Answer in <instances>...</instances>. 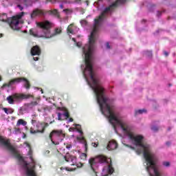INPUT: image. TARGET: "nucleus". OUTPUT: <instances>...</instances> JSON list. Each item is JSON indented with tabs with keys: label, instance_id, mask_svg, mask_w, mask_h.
<instances>
[{
	"label": "nucleus",
	"instance_id": "nucleus-46",
	"mask_svg": "<svg viewBox=\"0 0 176 176\" xmlns=\"http://www.w3.org/2000/svg\"><path fill=\"white\" fill-rule=\"evenodd\" d=\"M76 3H79V1H76Z\"/></svg>",
	"mask_w": 176,
	"mask_h": 176
},
{
	"label": "nucleus",
	"instance_id": "nucleus-2",
	"mask_svg": "<svg viewBox=\"0 0 176 176\" xmlns=\"http://www.w3.org/2000/svg\"><path fill=\"white\" fill-rule=\"evenodd\" d=\"M89 164L96 176L112 175L115 173V169L112 166V160L104 155L90 158Z\"/></svg>",
	"mask_w": 176,
	"mask_h": 176
},
{
	"label": "nucleus",
	"instance_id": "nucleus-6",
	"mask_svg": "<svg viewBox=\"0 0 176 176\" xmlns=\"http://www.w3.org/2000/svg\"><path fill=\"white\" fill-rule=\"evenodd\" d=\"M65 138V133L63 131H53L50 135V138L54 145H58Z\"/></svg>",
	"mask_w": 176,
	"mask_h": 176
},
{
	"label": "nucleus",
	"instance_id": "nucleus-34",
	"mask_svg": "<svg viewBox=\"0 0 176 176\" xmlns=\"http://www.w3.org/2000/svg\"><path fill=\"white\" fill-rule=\"evenodd\" d=\"M164 56H166V57H167V56H168V52H164Z\"/></svg>",
	"mask_w": 176,
	"mask_h": 176
},
{
	"label": "nucleus",
	"instance_id": "nucleus-13",
	"mask_svg": "<svg viewBox=\"0 0 176 176\" xmlns=\"http://www.w3.org/2000/svg\"><path fill=\"white\" fill-rule=\"evenodd\" d=\"M118 148V142L112 140L109 142L107 146V151H115Z\"/></svg>",
	"mask_w": 176,
	"mask_h": 176
},
{
	"label": "nucleus",
	"instance_id": "nucleus-38",
	"mask_svg": "<svg viewBox=\"0 0 176 176\" xmlns=\"http://www.w3.org/2000/svg\"><path fill=\"white\" fill-rule=\"evenodd\" d=\"M18 8H19L20 10H23V7L20 5L18 6Z\"/></svg>",
	"mask_w": 176,
	"mask_h": 176
},
{
	"label": "nucleus",
	"instance_id": "nucleus-23",
	"mask_svg": "<svg viewBox=\"0 0 176 176\" xmlns=\"http://www.w3.org/2000/svg\"><path fill=\"white\" fill-rule=\"evenodd\" d=\"M63 12L65 13L67 16H69V14H72V10L71 9H65L63 10Z\"/></svg>",
	"mask_w": 176,
	"mask_h": 176
},
{
	"label": "nucleus",
	"instance_id": "nucleus-36",
	"mask_svg": "<svg viewBox=\"0 0 176 176\" xmlns=\"http://www.w3.org/2000/svg\"><path fill=\"white\" fill-rule=\"evenodd\" d=\"M67 122H68V123H69V122H74V119L69 118Z\"/></svg>",
	"mask_w": 176,
	"mask_h": 176
},
{
	"label": "nucleus",
	"instance_id": "nucleus-19",
	"mask_svg": "<svg viewBox=\"0 0 176 176\" xmlns=\"http://www.w3.org/2000/svg\"><path fill=\"white\" fill-rule=\"evenodd\" d=\"M142 113H146V109H139L135 111V115H142Z\"/></svg>",
	"mask_w": 176,
	"mask_h": 176
},
{
	"label": "nucleus",
	"instance_id": "nucleus-37",
	"mask_svg": "<svg viewBox=\"0 0 176 176\" xmlns=\"http://www.w3.org/2000/svg\"><path fill=\"white\" fill-rule=\"evenodd\" d=\"M147 53H148L149 56H152V52L148 51Z\"/></svg>",
	"mask_w": 176,
	"mask_h": 176
},
{
	"label": "nucleus",
	"instance_id": "nucleus-44",
	"mask_svg": "<svg viewBox=\"0 0 176 176\" xmlns=\"http://www.w3.org/2000/svg\"><path fill=\"white\" fill-rule=\"evenodd\" d=\"M41 93H42V94H43V91H42V89H41Z\"/></svg>",
	"mask_w": 176,
	"mask_h": 176
},
{
	"label": "nucleus",
	"instance_id": "nucleus-3",
	"mask_svg": "<svg viewBox=\"0 0 176 176\" xmlns=\"http://www.w3.org/2000/svg\"><path fill=\"white\" fill-rule=\"evenodd\" d=\"M36 24L38 29H31L30 30V35H32L34 38H53V36L61 32V28H56L54 32H52L53 23L49 21L36 22Z\"/></svg>",
	"mask_w": 176,
	"mask_h": 176
},
{
	"label": "nucleus",
	"instance_id": "nucleus-31",
	"mask_svg": "<svg viewBox=\"0 0 176 176\" xmlns=\"http://www.w3.org/2000/svg\"><path fill=\"white\" fill-rule=\"evenodd\" d=\"M106 47L107 49H111V46H109V43H106Z\"/></svg>",
	"mask_w": 176,
	"mask_h": 176
},
{
	"label": "nucleus",
	"instance_id": "nucleus-10",
	"mask_svg": "<svg viewBox=\"0 0 176 176\" xmlns=\"http://www.w3.org/2000/svg\"><path fill=\"white\" fill-rule=\"evenodd\" d=\"M32 124H33L34 127L36 126V129L31 128V134H36V133H43V131H45V127L47 126V124L46 123H42L39 122H36V121L34 120H32Z\"/></svg>",
	"mask_w": 176,
	"mask_h": 176
},
{
	"label": "nucleus",
	"instance_id": "nucleus-30",
	"mask_svg": "<svg viewBox=\"0 0 176 176\" xmlns=\"http://www.w3.org/2000/svg\"><path fill=\"white\" fill-rule=\"evenodd\" d=\"M92 146H94V148H97L98 146V144L94 142V143H92Z\"/></svg>",
	"mask_w": 176,
	"mask_h": 176
},
{
	"label": "nucleus",
	"instance_id": "nucleus-40",
	"mask_svg": "<svg viewBox=\"0 0 176 176\" xmlns=\"http://www.w3.org/2000/svg\"><path fill=\"white\" fill-rule=\"evenodd\" d=\"M85 3H86L87 6H89V1H87L85 2Z\"/></svg>",
	"mask_w": 176,
	"mask_h": 176
},
{
	"label": "nucleus",
	"instance_id": "nucleus-17",
	"mask_svg": "<svg viewBox=\"0 0 176 176\" xmlns=\"http://www.w3.org/2000/svg\"><path fill=\"white\" fill-rule=\"evenodd\" d=\"M48 14H51L52 16H55L56 17H60V13L57 10H53L48 11Z\"/></svg>",
	"mask_w": 176,
	"mask_h": 176
},
{
	"label": "nucleus",
	"instance_id": "nucleus-20",
	"mask_svg": "<svg viewBox=\"0 0 176 176\" xmlns=\"http://www.w3.org/2000/svg\"><path fill=\"white\" fill-rule=\"evenodd\" d=\"M4 112L7 114L9 115L10 113H13V109H7V108H3V109Z\"/></svg>",
	"mask_w": 176,
	"mask_h": 176
},
{
	"label": "nucleus",
	"instance_id": "nucleus-24",
	"mask_svg": "<svg viewBox=\"0 0 176 176\" xmlns=\"http://www.w3.org/2000/svg\"><path fill=\"white\" fill-rule=\"evenodd\" d=\"M38 112H47V111H49V108H47V107H43V109H38Z\"/></svg>",
	"mask_w": 176,
	"mask_h": 176
},
{
	"label": "nucleus",
	"instance_id": "nucleus-16",
	"mask_svg": "<svg viewBox=\"0 0 176 176\" xmlns=\"http://www.w3.org/2000/svg\"><path fill=\"white\" fill-rule=\"evenodd\" d=\"M21 126H23L24 129H27V122L24 121L23 119H19L16 122V127H20Z\"/></svg>",
	"mask_w": 176,
	"mask_h": 176
},
{
	"label": "nucleus",
	"instance_id": "nucleus-32",
	"mask_svg": "<svg viewBox=\"0 0 176 176\" xmlns=\"http://www.w3.org/2000/svg\"><path fill=\"white\" fill-rule=\"evenodd\" d=\"M66 148H67V149H71V148H72V145H71V144L67 145Z\"/></svg>",
	"mask_w": 176,
	"mask_h": 176
},
{
	"label": "nucleus",
	"instance_id": "nucleus-18",
	"mask_svg": "<svg viewBox=\"0 0 176 176\" xmlns=\"http://www.w3.org/2000/svg\"><path fill=\"white\" fill-rule=\"evenodd\" d=\"M72 41H74V42H75L76 45L78 47H80V46H82V43H80V41H79V37H77V38H72Z\"/></svg>",
	"mask_w": 176,
	"mask_h": 176
},
{
	"label": "nucleus",
	"instance_id": "nucleus-14",
	"mask_svg": "<svg viewBox=\"0 0 176 176\" xmlns=\"http://www.w3.org/2000/svg\"><path fill=\"white\" fill-rule=\"evenodd\" d=\"M45 13L43 11L39 10V9H36L32 11V12L30 14L31 19H35V17H38L39 16H43Z\"/></svg>",
	"mask_w": 176,
	"mask_h": 176
},
{
	"label": "nucleus",
	"instance_id": "nucleus-43",
	"mask_svg": "<svg viewBox=\"0 0 176 176\" xmlns=\"http://www.w3.org/2000/svg\"><path fill=\"white\" fill-rule=\"evenodd\" d=\"M166 145H170V142H166Z\"/></svg>",
	"mask_w": 176,
	"mask_h": 176
},
{
	"label": "nucleus",
	"instance_id": "nucleus-45",
	"mask_svg": "<svg viewBox=\"0 0 176 176\" xmlns=\"http://www.w3.org/2000/svg\"><path fill=\"white\" fill-rule=\"evenodd\" d=\"M29 0H25V2H28Z\"/></svg>",
	"mask_w": 176,
	"mask_h": 176
},
{
	"label": "nucleus",
	"instance_id": "nucleus-29",
	"mask_svg": "<svg viewBox=\"0 0 176 176\" xmlns=\"http://www.w3.org/2000/svg\"><path fill=\"white\" fill-rule=\"evenodd\" d=\"M80 24L82 25H86L87 24V22L85 20L80 21Z\"/></svg>",
	"mask_w": 176,
	"mask_h": 176
},
{
	"label": "nucleus",
	"instance_id": "nucleus-8",
	"mask_svg": "<svg viewBox=\"0 0 176 176\" xmlns=\"http://www.w3.org/2000/svg\"><path fill=\"white\" fill-rule=\"evenodd\" d=\"M30 95H24L21 94H14L11 96L7 97V101L8 104H14V102H21L23 100H25V98H30Z\"/></svg>",
	"mask_w": 176,
	"mask_h": 176
},
{
	"label": "nucleus",
	"instance_id": "nucleus-41",
	"mask_svg": "<svg viewBox=\"0 0 176 176\" xmlns=\"http://www.w3.org/2000/svg\"><path fill=\"white\" fill-rule=\"evenodd\" d=\"M0 82H2V77L0 76Z\"/></svg>",
	"mask_w": 176,
	"mask_h": 176
},
{
	"label": "nucleus",
	"instance_id": "nucleus-9",
	"mask_svg": "<svg viewBox=\"0 0 176 176\" xmlns=\"http://www.w3.org/2000/svg\"><path fill=\"white\" fill-rule=\"evenodd\" d=\"M23 81L24 87L25 89H28L30 87V82L26 79H22L20 78H14L11 80L8 83H4L3 86L1 87V89H6V87H13L14 85H17V83H20V82Z\"/></svg>",
	"mask_w": 176,
	"mask_h": 176
},
{
	"label": "nucleus",
	"instance_id": "nucleus-35",
	"mask_svg": "<svg viewBox=\"0 0 176 176\" xmlns=\"http://www.w3.org/2000/svg\"><path fill=\"white\" fill-rule=\"evenodd\" d=\"M38 104V102H32V105H36Z\"/></svg>",
	"mask_w": 176,
	"mask_h": 176
},
{
	"label": "nucleus",
	"instance_id": "nucleus-21",
	"mask_svg": "<svg viewBox=\"0 0 176 176\" xmlns=\"http://www.w3.org/2000/svg\"><path fill=\"white\" fill-rule=\"evenodd\" d=\"M14 134H16V135L21 134V129H20V127H17V126H16L15 130L14 131Z\"/></svg>",
	"mask_w": 176,
	"mask_h": 176
},
{
	"label": "nucleus",
	"instance_id": "nucleus-7",
	"mask_svg": "<svg viewBox=\"0 0 176 176\" xmlns=\"http://www.w3.org/2000/svg\"><path fill=\"white\" fill-rule=\"evenodd\" d=\"M74 127H70L69 129V131H72L73 133L78 132L79 133V136H77L74 138L75 142H80L82 144H85L86 142H85V138H83V131H82V126L80 124H74Z\"/></svg>",
	"mask_w": 176,
	"mask_h": 176
},
{
	"label": "nucleus",
	"instance_id": "nucleus-33",
	"mask_svg": "<svg viewBox=\"0 0 176 176\" xmlns=\"http://www.w3.org/2000/svg\"><path fill=\"white\" fill-rule=\"evenodd\" d=\"M33 60H34V61H38V60H39V57H34Z\"/></svg>",
	"mask_w": 176,
	"mask_h": 176
},
{
	"label": "nucleus",
	"instance_id": "nucleus-11",
	"mask_svg": "<svg viewBox=\"0 0 176 176\" xmlns=\"http://www.w3.org/2000/svg\"><path fill=\"white\" fill-rule=\"evenodd\" d=\"M60 111L61 112L58 113V120H65V119H68L69 115L67 109L61 108Z\"/></svg>",
	"mask_w": 176,
	"mask_h": 176
},
{
	"label": "nucleus",
	"instance_id": "nucleus-22",
	"mask_svg": "<svg viewBox=\"0 0 176 176\" xmlns=\"http://www.w3.org/2000/svg\"><path fill=\"white\" fill-rule=\"evenodd\" d=\"M62 4L60 5V9H64V6L63 3H71V1L69 0H62Z\"/></svg>",
	"mask_w": 176,
	"mask_h": 176
},
{
	"label": "nucleus",
	"instance_id": "nucleus-42",
	"mask_svg": "<svg viewBox=\"0 0 176 176\" xmlns=\"http://www.w3.org/2000/svg\"><path fill=\"white\" fill-rule=\"evenodd\" d=\"M3 34H0V38H2V36H3Z\"/></svg>",
	"mask_w": 176,
	"mask_h": 176
},
{
	"label": "nucleus",
	"instance_id": "nucleus-25",
	"mask_svg": "<svg viewBox=\"0 0 176 176\" xmlns=\"http://www.w3.org/2000/svg\"><path fill=\"white\" fill-rule=\"evenodd\" d=\"M80 157L82 160H86V157H87V155H86V153H83L80 154Z\"/></svg>",
	"mask_w": 176,
	"mask_h": 176
},
{
	"label": "nucleus",
	"instance_id": "nucleus-27",
	"mask_svg": "<svg viewBox=\"0 0 176 176\" xmlns=\"http://www.w3.org/2000/svg\"><path fill=\"white\" fill-rule=\"evenodd\" d=\"M163 165H164L165 167H169V166H170V162H163Z\"/></svg>",
	"mask_w": 176,
	"mask_h": 176
},
{
	"label": "nucleus",
	"instance_id": "nucleus-28",
	"mask_svg": "<svg viewBox=\"0 0 176 176\" xmlns=\"http://www.w3.org/2000/svg\"><path fill=\"white\" fill-rule=\"evenodd\" d=\"M47 2H51V3H56L57 2V0H46Z\"/></svg>",
	"mask_w": 176,
	"mask_h": 176
},
{
	"label": "nucleus",
	"instance_id": "nucleus-1",
	"mask_svg": "<svg viewBox=\"0 0 176 176\" xmlns=\"http://www.w3.org/2000/svg\"><path fill=\"white\" fill-rule=\"evenodd\" d=\"M126 1L127 0H117L115 3L105 8H104V1L102 0H98L94 2V6L96 8L98 12H100L101 14L98 16V19L94 20V30L89 36V43L82 47V56H93L94 53V43H96L98 38L97 32L98 28L102 24V21L105 19V14L111 13L118 5H123Z\"/></svg>",
	"mask_w": 176,
	"mask_h": 176
},
{
	"label": "nucleus",
	"instance_id": "nucleus-12",
	"mask_svg": "<svg viewBox=\"0 0 176 176\" xmlns=\"http://www.w3.org/2000/svg\"><path fill=\"white\" fill-rule=\"evenodd\" d=\"M78 31L79 28H76V26L74 25V24H71L67 28V34L69 38H72L71 34L75 35V34L78 33Z\"/></svg>",
	"mask_w": 176,
	"mask_h": 176
},
{
	"label": "nucleus",
	"instance_id": "nucleus-39",
	"mask_svg": "<svg viewBox=\"0 0 176 176\" xmlns=\"http://www.w3.org/2000/svg\"><path fill=\"white\" fill-rule=\"evenodd\" d=\"M22 138H25V135L24 134V133H22Z\"/></svg>",
	"mask_w": 176,
	"mask_h": 176
},
{
	"label": "nucleus",
	"instance_id": "nucleus-15",
	"mask_svg": "<svg viewBox=\"0 0 176 176\" xmlns=\"http://www.w3.org/2000/svg\"><path fill=\"white\" fill-rule=\"evenodd\" d=\"M32 56H40L41 55V48L39 46L35 45L31 49Z\"/></svg>",
	"mask_w": 176,
	"mask_h": 176
},
{
	"label": "nucleus",
	"instance_id": "nucleus-26",
	"mask_svg": "<svg viewBox=\"0 0 176 176\" xmlns=\"http://www.w3.org/2000/svg\"><path fill=\"white\" fill-rule=\"evenodd\" d=\"M151 130H152L153 131H157V130H159V128H158L157 126H153L151 127Z\"/></svg>",
	"mask_w": 176,
	"mask_h": 176
},
{
	"label": "nucleus",
	"instance_id": "nucleus-5",
	"mask_svg": "<svg viewBox=\"0 0 176 176\" xmlns=\"http://www.w3.org/2000/svg\"><path fill=\"white\" fill-rule=\"evenodd\" d=\"M64 159L66 162H70L71 166H74V167H61L60 170L63 171V170H65L66 171H75L76 170V167L78 168H80L83 166V164L80 162L77 163L76 162V157L72 156L69 154H66L64 157Z\"/></svg>",
	"mask_w": 176,
	"mask_h": 176
},
{
	"label": "nucleus",
	"instance_id": "nucleus-4",
	"mask_svg": "<svg viewBox=\"0 0 176 176\" xmlns=\"http://www.w3.org/2000/svg\"><path fill=\"white\" fill-rule=\"evenodd\" d=\"M24 14V12H22L16 16H12V18H8V15L6 14H3L1 16H0V20L1 21L8 23V24H10V27L12 30H18L23 27V23H24L23 16Z\"/></svg>",
	"mask_w": 176,
	"mask_h": 176
}]
</instances>
